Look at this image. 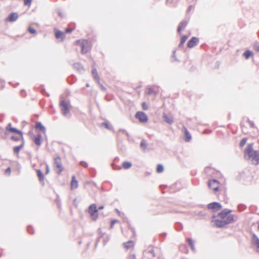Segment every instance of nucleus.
Listing matches in <instances>:
<instances>
[{"label": "nucleus", "instance_id": "f257e3e1", "mask_svg": "<svg viewBox=\"0 0 259 259\" xmlns=\"http://www.w3.org/2000/svg\"><path fill=\"white\" fill-rule=\"evenodd\" d=\"M244 158L250 159L253 164H259V153L253 149L252 144H249L244 150Z\"/></svg>", "mask_w": 259, "mask_h": 259}, {"label": "nucleus", "instance_id": "f03ea898", "mask_svg": "<svg viewBox=\"0 0 259 259\" xmlns=\"http://www.w3.org/2000/svg\"><path fill=\"white\" fill-rule=\"evenodd\" d=\"M234 221V217L232 214L229 215L227 219L224 220L217 219L214 220V225L218 228H223L226 225L232 223Z\"/></svg>", "mask_w": 259, "mask_h": 259}, {"label": "nucleus", "instance_id": "7ed1b4c3", "mask_svg": "<svg viewBox=\"0 0 259 259\" xmlns=\"http://www.w3.org/2000/svg\"><path fill=\"white\" fill-rule=\"evenodd\" d=\"M76 43L81 47V52L82 54L87 53L91 49L90 42L86 39L77 40Z\"/></svg>", "mask_w": 259, "mask_h": 259}, {"label": "nucleus", "instance_id": "20e7f679", "mask_svg": "<svg viewBox=\"0 0 259 259\" xmlns=\"http://www.w3.org/2000/svg\"><path fill=\"white\" fill-rule=\"evenodd\" d=\"M98 209L96 204L90 205L88 208V213L90 214L92 220L96 221L98 218Z\"/></svg>", "mask_w": 259, "mask_h": 259}, {"label": "nucleus", "instance_id": "39448f33", "mask_svg": "<svg viewBox=\"0 0 259 259\" xmlns=\"http://www.w3.org/2000/svg\"><path fill=\"white\" fill-rule=\"evenodd\" d=\"M11 123H9L5 128V134L7 135L9 133H15L21 137V139L24 138L23 132L18 130L17 128L12 127Z\"/></svg>", "mask_w": 259, "mask_h": 259}, {"label": "nucleus", "instance_id": "423d86ee", "mask_svg": "<svg viewBox=\"0 0 259 259\" xmlns=\"http://www.w3.org/2000/svg\"><path fill=\"white\" fill-rule=\"evenodd\" d=\"M207 207L208 209L211 210L212 212H216L222 209V205L219 202H212L207 204Z\"/></svg>", "mask_w": 259, "mask_h": 259}, {"label": "nucleus", "instance_id": "0eeeda50", "mask_svg": "<svg viewBox=\"0 0 259 259\" xmlns=\"http://www.w3.org/2000/svg\"><path fill=\"white\" fill-rule=\"evenodd\" d=\"M135 117L138 119L141 122H146L148 118L145 113L142 111H138L136 113Z\"/></svg>", "mask_w": 259, "mask_h": 259}, {"label": "nucleus", "instance_id": "6e6552de", "mask_svg": "<svg viewBox=\"0 0 259 259\" xmlns=\"http://www.w3.org/2000/svg\"><path fill=\"white\" fill-rule=\"evenodd\" d=\"M208 186L209 188L213 189L214 192H216L219 189V182L215 179L210 180L208 182Z\"/></svg>", "mask_w": 259, "mask_h": 259}, {"label": "nucleus", "instance_id": "1a4fd4ad", "mask_svg": "<svg viewBox=\"0 0 259 259\" xmlns=\"http://www.w3.org/2000/svg\"><path fill=\"white\" fill-rule=\"evenodd\" d=\"M54 165L58 169L57 172L59 174H61L63 170V167L62 164L61 159L59 156L54 158Z\"/></svg>", "mask_w": 259, "mask_h": 259}, {"label": "nucleus", "instance_id": "9d476101", "mask_svg": "<svg viewBox=\"0 0 259 259\" xmlns=\"http://www.w3.org/2000/svg\"><path fill=\"white\" fill-rule=\"evenodd\" d=\"M60 106L61 107V112L63 115H66L69 112V108L67 103L65 100H61L60 102Z\"/></svg>", "mask_w": 259, "mask_h": 259}, {"label": "nucleus", "instance_id": "9b49d317", "mask_svg": "<svg viewBox=\"0 0 259 259\" xmlns=\"http://www.w3.org/2000/svg\"><path fill=\"white\" fill-rule=\"evenodd\" d=\"M19 17V15L16 12L10 13L5 19V21L7 22H13L16 21Z\"/></svg>", "mask_w": 259, "mask_h": 259}, {"label": "nucleus", "instance_id": "f8f14e48", "mask_svg": "<svg viewBox=\"0 0 259 259\" xmlns=\"http://www.w3.org/2000/svg\"><path fill=\"white\" fill-rule=\"evenodd\" d=\"M199 42V38L195 36H193L188 41L187 44L188 48H192L196 46Z\"/></svg>", "mask_w": 259, "mask_h": 259}, {"label": "nucleus", "instance_id": "ddd939ff", "mask_svg": "<svg viewBox=\"0 0 259 259\" xmlns=\"http://www.w3.org/2000/svg\"><path fill=\"white\" fill-rule=\"evenodd\" d=\"M232 212V210L229 209H224L222 211L218 213V216L221 218L223 219H225L230 214V213Z\"/></svg>", "mask_w": 259, "mask_h": 259}, {"label": "nucleus", "instance_id": "4468645a", "mask_svg": "<svg viewBox=\"0 0 259 259\" xmlns=\"http://www.w3.org/2000/svg\"><path fill=\"white\" fill-rule=\"evenodd\" d=\"M25 144V141L24 138L21 139V143L20 145L15 146L13 147V152L14 154H18L20 152V151L21 149H22Z\"/></svg>", "mask_w": 259, "mask_h": 259}, {"label": "nucleus", "instance_id": "2eb2a0df", "mask_svg": "<svg viewBox=\"0 0 259 259\" xmlns=\"http://www.w3.org/2000/svg\"><path fill=\"white\" fill-rule=\"evenodd\" d=\"M188 23V21L186 20H183L179 23L177 29V31L179 34L181 33L182 29L185 28L187 26Z\"/></svg>", "mask_w": 259, "mask_h": 259}, {"label": "nucleus", "instance_id": "dca6fc26", "mask_svg": "<svg viewBox=\"0 0 259 259\" xmlns=\"http://www.w3.org/2000/svg\"><path fill=\"white\" fill-rule=\"evenodd\" d=\"M55 37L56 38L59 39L61 38L62 40H63V39L65 37V35L64 32L62 31L55 29Z\"/></svg>", "mask_w": 259, "mask_h": 259}, {"label": "nucleus", "instance_id": "f3484780", "mask_svg": "<svg viewBox=\"0 0 259 259\" xmlns=\"http://www.w3.org/2000/svg\"><path fill=\"white\" fill-rule=\"evenodd\" d=\"M92 74L93 78L95 79V80H96L98 84H100V77L98 75V73L96 68H94L92 69Z\"/></svg>", "mask_w": 259, "mask_h": 259}, {"label": "nucleus", "instance_id": "a211bd4d", "mask_svg": "<svg viewBox=\"0 0 259 259\" xmlns=\"http://www.w3.org/2000/svg\"><path fill=\"white\" fill-rule=\"evenodd\" d=\"M35 128L37 130L41 131L43 133H45L46 132V128L42 125L41 122L36 121L35 122Z\"/></svg>", "mask_w": 259, "mask_h": 259}, {"label": "nucleus", "instance_id": "6ab92c4d", "mask_svg": "<svg viewBox=\"0 0 259 259\" xmlns=\"http://www.w3.org/2000/svg\"><path fill=\"white\" fill-rule=\"evenodd\" d=\"M184 130H185V132H184L185 135H184V140L185 142H188L191 140L192 137H191L190 133L189 132V131L186 127L184 128Z\"/></svg>", "mask_w": 259, "mask_h": 259}, {"label": "nucleus", "instance_id": "aec40b11", "mask_svg": "<svg viewBox=\"0 0 259 259\" xmlns=\"http://www.w3.org/2000/svg\"><path fill=\"white\" fill-rule=\"evenodd\" d=\"M78 187V182L76 180L75 177L73 176L72 177L71 181V189H76Z\"/></svg>", "mask_w": 259, "mask_h": 259}, {"label": "nucleus", "instance_id": "412c9836", "mask_svg": "<svg viewBox=\"0 0 259 259\" xmlns=\"http://www.w3.org/2000/svg\"><path fill=\"white\" fill-rule=\"evenodd\" d=\"M252 240L256 247L257 251L259 252V238L255 234L252 235Z\"/></svg>", "mask_w": 259, "mask_h": 259}, {"label": "nucleus", "instance_id": "4be33fe9", "mask_svg": "<svg viewBox=\"0 0 259 259\" xmlns=\"http://www.w3.org/2000/svg\"><path fill=\"white\" fill-rule=\"evenodd\" d=\"M73 67L75 69H76L77 71L80 73L84 71L83 66L79 63H74L73 64Z\"/></svg>", "mask_w": 259, "mask_h": 259}, {"label": "nucleus", "instance_id": "5701e85b", "mask_svg": "<svg viewBox=\"0 0 259 259\" xmlns=\"http://www.w3.org/2000/svg\"><path fill=\"white\" fill-rule=\"evenodd\" d=\"M242 56L245 59L247 60L250 57L253 56V53L249 50H247L243 53Z\"/></svg>", "mask_w": 259, "mask_h": 259}, {"label": "nucleus", "instance_id": "b1692460", "mask_svg": "<svg viewBox=\"0 0 259 259\" xmlns=\"http://www.w3.org/2000/svg\"><path fill=\"white\" fill-rule=\"evenodd\" d=\"M41 135L40 134H38L37 135L36 137L33 139L34 143L40 146L41 144Z\"/></svg>", "mask_w": 259, "mask_h": 259}, {"label": "nucleus", "instance_id": "393cba45", "mask_svg": "<svg viewBox=\"0 0 259 259\" xmlns=\"http://www.w3.org/2000/svg\"><path fill=\"white\" fill-rule=\"evenodd\" d=\"M188 36L186 35H183L181 36V41L179 45V48H183L184 47V45L186 40L188 39Z\"/></svg>", "mask_w": 259, "mask_h": 259}, {"label": "nucleus", "instance_id": "a878e982", "mask_svg": "<svg viewBox=\"0 0 259 259\" xmlns=\"http://www.w3.org/2000/svg\"><path fill=\"white\" fill-rule=\"evenodd\" d=\"M36 171L37 176L38 178L39 181L40 182L44 181L45 177H44V176L41 170L40 169H36Z\"/></svg>", "mask_w": 259, "mask_h": 259}, {"label": "nucleus", "instance_id": "bb28decb", "mask_svg": "<svg viewBox=\"0 0 259 259\" xmlns=\"http://www.w3.org/2000/svg\"><path fill=\"white\" fill-rule=\"evenodd\" d=\"M187 242L188 243V245L190 247V248L192 249V250L193 251H195V248L194 243L193 240L190 238H187Z\"/></svg>", "mask_w": 259, "mask_h": 259}, {"label": "nucleus", "instance_id": "cd10ccee", "mask_svg": "<svg viewBox=\"0 0 259 259\" xmlns=\"http://www.w3.org/2000/svg\"><path fill=\"white\" fill-rule=\"evenodd\" d=\"M163 118L164 121L169 124H171L174 122L172 118L166 114L163 115Z\"/></svg>", "mask_w": 259, "mask_h": 259}, {"label": "nucleus", "instance_id": "c85d7f7f", "mask_svg": "<svg viewBox=\"0 0 259 259\" xmlns=\"http://www.w3.org/2000/svg\"><path fill=\"white\" fill-rule=\"evenodd\" d=\"M123 245L125 248L128 249V248L134 246V242L133 241H128L126 242L123 243Z\"/></svg>", "mask_w": 259, "mask_h": 259}, {"label": "nucleus", "instance_id": "c756f323", "mask_svg": "<svg viewBox=\"0 0 259 259\" xmlns=\"http://www.w3.org/2000/svg\"><path fill=\"white\" fill-rule=\"evenodd\" d=\"M144 253H145V254H149L150 255V256H149V257H154L155 256L154 250L153 249L149 250H145L144 251Z\"/></svg>", "mask_w": 259, "mask_h": 259}, {"label": "nucleus", "instance_id": "7c9ffc66", "mask_svg": "<svg viewBox=\"0 0 259 259\" xmlns=\"http://www.w3.org/2000/svg\"><path fill=\"white\" fill-rule=\"evenodd\" d=\"M132 165V164L131 162L129 161H124L122 164V166L125 169H128L130 168L131 167Z\"/></svg>", "mask_w": 259, "mask_h": 259}, {"label": "nucleus", "instance_id": "2f4dec72", "mask_svg": "<svg viewBox=\"0 0 259 259\" xmlns=\"http://www.w3.org/2000/svg\"><path fill=\"white\" fill-rule=\"evenodd\" d=\"M140 147L144 151H145V150L147 149V143L146 140L143 139L141 141L140 143Z\"/></svg>", "mask_w": 259, "mask_h": 259}, {"label": "nucleus", "instance_id": "473e14b6", "mask_svg": "<svg viewBox=\"0 0 259 259\" xmlns=\"http://www.w3.org/2000/svg\"><path fill=\"white\" fill-rule=\"evenodd\" d=\"M163 170L164 167L163 165H162L161 164H158L157 166L156 171L158 173H160L162 172L163 171Z\"/></svg>", "mask_w": 259, "mask_h": 259}, {"label": "nucleus", "instance_id": "72a5a7b5", "mask_svg": "<svg viewBox=\"0 0 259 259\" xmlns=\"http://www.w3.org/2000/svg\"><path fill=\"white\" fill-rule=\"evenodd\" d=\"M102 126L105 127L106 129L110 130L111 128V125L109 122L106 121L101 123Z\"/></svg>", "mask_w": 259, "mask_h": 259}, {"label": "nucleus", "instance_id": "f704fd0d", "mask_svg": "<svg viewBox=\"0 0 259 259\" xmlns=\"http://www.w3.org/2000/svg\"><path fill=\"white\" fill-rule=\"evenodd\" d=\"M147 94L148 95H152V94H154L155 96H156L157 95V93L156 92H154V90H153V89L151 87L150 88H148L147 89Z\"/></svg>", "mask_w": 259, "mask_h": 259}, {"label": "nucleus", "instance_id": "c9c22d12", "mask_svg": "<svg viewBox=\"0 0 259 259\" xmlns=\"http://www.w3.org/2000/svg\"><path fill=\"white\" fill-rule=\"evenodd\" d=\"M247 140V139L246 138H244L242 139V140L240 142L239 146L241 147H243L245 145V144H246Z\"/></svg>", "mask_w": 259, "mask_h": 259}, {"label": "nucleus", "instance_id": "e433bc0d", "mask_svg": "<svg viewBox=\"0 0 259 259\" xmlns=\"http://www.w3.org/2000/svg\"><path fill=\"white\" fill-rule=\"evenodd\" d=\"M28 31L31 34H35L37 33L36 30L32 27H29L28 28Z\"/></svg>", "mask_w": 259, "mask_h": 259}, {"label": "nucleus", "instance_id": "4c0bfd02", "mask_svg": "<svg viewBox=\"0 0 259 259\" xmlns=\"http://www.w3.org/2000/svg\"><path fill=\"white\" fill-rule=\"evenodd\" d=\"M10 139L11 140L15 141V142H17V141H19L20 140L21 141V137H18L15 136H11L10 137Z\"/></svg>", "mask_w": 259, "mask_h": 259}, {"label": "nucleus", "instance_id": "58836bf2", "mask_svg": "<svg viewBox=\"0 0 259 259\" xmlns=\"http://www.w3.org/2000/svg\"><path fill=\"white\" fill-rule=\"evenodd\" d=\"M176 228L178 231H180L183 229V225L180 223H177L176 224Z\"/></svg>", "mask_w": 259, "mask_h": 259}, {"label": "nucleus", "instance_id": "ea45409f", "mask_svg": "<svg viewBox=\"0 0 259 259\" xmlns=\"http://www.w3.org/2000/svg\"><path fill=\"white\" fill-rule=\"evenodd\" d=\"M247 121L249 124L250 127L251 128L255 127V124L252 121L250 120L248 118Z\"/></svg>", "mask_w": 259, "mask_h": 259}, {"label": "nucleus", "instance_id": "a19ab883", "mask_svg": "<svg viewBox=\"0 0 259 259\" xmlns=\"http://www.w3.org/2000/svg\"><path fill=\"white\" fill-rule=\"evenodd\" d=\"M27 231L30 234H33L34 232H33V228L30 225L27 227Z\"/></svg>", "mask_w": 259, "mask_h": 259}, {"label": "nucleus", "instance_id": "79ce46f5", "mask_svg": "<svg viewBox=\"0 0 259 259\" xmlns=\"http://www.w3.org/2000/svg\"><path fill=\"white\" fill-rule=\"evenodd\" d=\"M253 48L256 52H259V44L257 42L254 44Z\"/></svg>", "mask_w": 259, "mask_h": 259}, {"label": "nucleus", "instance_id": "37998d69", "mask_svg": "<svg viewBox=\"0 0 259 259\" xmlns=\"http://www.w3.org/2000/svg\"><path fill=\"white\" fill-rule=\"evenodd\" d=\"M32 3V0H24V5L25 6H30Z\"/></svg>", "mask_w": 259, "mask_h": 259}, {"label": "nucleus", "instance_id": "c03bdc74", "mask_svg": "<svg viewBox=\"0 0 259 259\" xmlns=\"http://www.w3.org/2000/svg\"><path fill=\"white\" fill-rule=\"evenodd\" d=\"M196 215L200 216V217H204L206 215V213L202 211H199L196 213Z\"/></svg>", "mask_w": 259, "mask_h": 259}, {"label": "nucleus", "instance_id": "a18cd8bd", "mask_svg": "<svg viewBox=\"0 0 259 259\" xmlns=\"http://www.w3.org/2000/svg\"><path fill=\"white\" fill-rule=\"evenodd\" d=\"M245 208L246 206L244 205V204H241L238 205V209L240 210V211L243 210Z\"/></svg>", "mask_w": 259, "mask_h": 259}, {"label": "nucleus", "instance_id": "49530a36", "mask_svg": "<svg viewBox=\"0 0 259 259\" xmlns=\"http://www.w3.org/2000/svg\"><path fill=\"white\" fill-rule=\"evenodd\" d=\"M80 164L83 166L84 167H88V163L84 161H81L80 162Z\"/></svg>", "mask_w": 259, "mask_h": 259}, {"label": "nucleus", "instance_id": "de8ad7c7", "mask_svg": "<svg viewBox=\"0 0 259 259\" xmlns=\"http://www.w3.org/2000/svg\"><path fill=\"white\" fill-rule=\"evenodd\" d=\"M118 222V221L117 220H113L111 221V223H110V227L111 228H112L113 227V226L114 225V224L117 223Z\"/></svg>", "mask_w": 259, "mask_h": 259}, {"label": "nucleus", "instance_id": "09e8293b", "mask_svg": "<svg viewBox=\"0 0 259 259\" xmlns=\"http://www.w3.org/2000/svg\"><path fill=\"white\" fill-rule=\"evenodd\" d=\"M142 106V108L143 110H146L148 109V107L145 102H143Z\"/></svg>", "mask_w": 259, "mask_h": 259}, {"label": "nucleus", "instance_id": "8fccbe9b", "mask_svg": "<svg viewBox=\"0 0 259 259\" xmlns=\"http://www.w3.org/2000/svg\"><path fill=\"white\" fill-rule=\"evenodd\" d=\"M112 167H113V169H114V170H117V169H121V167L120 166H119L118 165H112Z\"/></svg>", "mask_w": 259, "mask_h": 259}, {"label": "nucleus", "instance_id": "3c124183", "mask_svg": "<svg viewBox=\"0 0 259 259\" xmlns=\"http://www.w3.org/2000/svg\"><path fill=\"white\" fill-rule=\"evenodd\" d=\"M49 172H50L49 166L48 164H46V174H48L49 173Z\"/></svg>", "mask_w": 259, "mask_h": 259}, {"label": "nucleus", "instance_id": "603ef678", "mask_svg": "<svg viewBox=\"0 0 259 259\" xmlns=\"http://www.w3.org/2000/svg\"><path fill=\"white\" fill-rule=\"evenodd\" d=\"M128 259H136V255L135 254H130Z\"/></svg>", "mask_w": 259, "mask_h": 259}, {"label": "nucleus", "instance_id": "864d4df0", "mask_svg": "<svg viewBox=\"0 0 259 259\" xmlns=\"http://www.w3.org/2000/svg\"><path fill=\"white\" fill-rule=\"evenodd\" d=\"M73 31V29L70 28H67L65 30L66 33H71Z\"/></svg>", "mask_w": 259, "mask_h": 259}, {"label": "nucleus", "instance_id": "5fc2aeb1", "mask_svg": "<svg viewBox=\"0 0 259 259\" xmlns=\"http://www.w3.org/2000/svg\"><path fill=\"white\" fill-rule=\"evenodd\" d=\"M21 94L22 96H23V97H25L26 96V94L25 91L24 90H22L21 91Z\"/></svg>", "mask_w": 259, "mask_h": 259}, {"label": "nucleus", "instance_id": "6e6d98bb", "mask_svg": "<svg viewBox=\"0 0 259 259\" xmlns=\"http://www.w3.org/2000/svg\"><path fill=\"white\" fill-rule=\"evenodd\" d=\"M100 86V88H101V89L103 91H105L106 90V89L105 87H104L102 84H101L100 83V84H99Z\"/></svg>", "mask_w": 259, "mask_h": 259}, {"label": "nucleus", "instance_id": "4d7b16f0", "mask_svg": "<svg viewBox=\"0 0 259 259\" xmlns=\"http://www.w3.org/2000/svg\"><path fill=\"white\" fill-rule=\"evenodd\" d=\"M166 235H167V234L166 233L164 232V233L160 234V236L161 237H162L163 239H164L166 237Z\"/></svg>", "mask_w": 259, "mask_h": 259}, {"label": "nucleus", "instance_id": "13d9d810", "mask_svg": "<svg viewBox=\"0 0 259 259\" xmlns=\"http://www.w3.org/2000/svg\"><path fill=\"white\" fill-rule=\"evenodd\" d=\"M176 50H174V51H173L172 57H173L174 58H175V61H178V60H177V58H176Z\"/></svg>", "mask_w": 259, "mask_h": 259}, {"label": "nucleus", "instance_id": "bf43d9fd", "mask_svg": "<svg viewBox=\"0 0 259 259\" xmlns=\"http://www.w3.org/2000/svg\"><path fill=\"white\" fill-rule=\"evenodd\" d=\"M192 7H193V6H192V5H190V6H189L188 7V9H187V12H188H188H190V11H191L192 8Z\"/></svg>", "mask_w": 259, "mask_h": 259}, {"label": "nucleus", "instance_id": "052dcab7", "mask_svg": "<svg viewBox=\"0 0 259 259\" xmlns=\"http://www.w3.org/2000/svg\"><path fill=\"white\" fill-rule=\"evenodd\" d=\"M11 172V168L10 167H8L6 169V173H9V174H10Z\"/></svg>", "mask_w": 259, "mask_h": 259}, {"label": "nucleus", "instance_id": "680f3d73", "mask_svg": "<svg viewBox=\"0 0 259 259\" xmlns=\"http://www.w3.org/2000/svg\"><path fill=\"white\" fill-rule=\"evenodd\" d=\"M40 92L42 94H45L46 93V90L44 88H42L40 90Z\"/></svg>", "mask_w": 259, "mask_h": 259}, {"label": "nucleus", "instance_id": "e2e57ef3", "mask_svg": "<svg viewBox=\"0 0 259 259\" xmlns=\"http://www.w3.org/2000/svg\"><path fill=\"white\" fill-rule=\"evenodd\" d=\"M119 131H120V132H122L123 134H125L127 132L125 130H123V129H120Z\"/></svg>", "mask_w": 259, "mask_h": 259}, {"label": "nucleus", "instance_id": "0e129e2a", "mask_svg": "<svg viewBox=\"0 0 259 259\" xmlns=\"http://www.w3.org/2000/svg\"><path fill=\"white\" fill-rule=\"evenodd\" d=\"M104 206H103V205H100V206L99 207L98 209H99V210H102V209H104Z\"/></svg>", "mask_w": 259, "mask_h": 259}, {"label": "nucleus", "instance_id": "69168bd1", "mask_svg": "<svg viewBox=\"0 0 259 259\" xmlns=\"http://www.w3.org/2000/svg\"><path fill=\"white\" fill-rule=\"evenodd\" d=\"M45 94L47 96V97H50V94L48 93H47L46 92V93H45Z\"/></svg>", "mask_w": 259, "mask_h": 259}, {"label": "nucleus", "instance_id": "338daca9", "mask_svg": "<svg viewBox=\"0 0 259 259\" xmlns=\"http://www.w3.org/2000/svg\"><path fill=\"white\" fill-rule=\"evenodd\" d=\"M58 15H59V16L60 17H62V14L61 13V12H58Z\"/></svg>", "mask_w": 259, "mask_h": 259}, {"label": "nucleus", "instance_id": "774afa93", "mask_svg": "<svg viewBox=\"0 0 259 259\" xmlns=\"http://www.w3.org/2000/svg\"><path fill=\"white\" fill-rule=\"evenodd\" d=\"M116 211H117V212L118 213H119V214L120 213V211L118 210V209H116Z\"/></svg>", "mask_w": 259, "mask_h": 259}]
</instances>
